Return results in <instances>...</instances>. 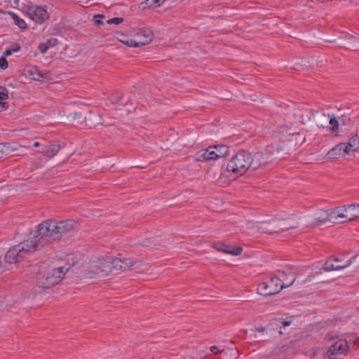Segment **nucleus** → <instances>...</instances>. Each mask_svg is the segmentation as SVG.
<instances>
[{"label":"nucleus","instance_id":"423d86ee","mask_svg":"<svg viewBox=\"0 0 359 359\" xmlns=\"http://www.w3.org/2000/svg\"><path fill=\"white\" fill-rule=\"evenodd\" d=\"M351 344H359V339L353 340L350 338L348 340L346 339L337 340L330 346L324 359H337L338 356L345 355Z\"/></svg>","mask_w":359,"mask_h":359},{"label":"nucleus","instance_id":"09e8293b","mask_svg":"<svg viewBox=\"0 0 359 359\" xmlns=\"http://www.w3.org/2000/svg\"><path fill=\"white\" fill-rule=\"evenodd\" d=\"M267 151H269V152H271V151H272V150H271V149H270V147H267Z\"/></svg>","mask_w":359,"mask_h":359},{"label":"nucleus","instance_id":"39448f33","mask_svg":"<svg viewBox=\"0 0 359 359\" xmlns=\"http://www.w3.org/2000/svg\"><path fill=\"white\" fill-rule=\"evenodd\" d=\"M68 269L61 266L49 271L46 274H40L36 280L39 287L46 289L58 284L64 278Z\"/></svg>","mask_w":359,"mask_h":359},{"label":"nucleus","instance_id":"c9c22d12","mask_svg":"<svg viewBox=\"0 0 359 359\" xmlns=\"http://www.w3.org/2000/svg\"><path fill=\"white\" fill-rule=\"evenodd\" d=\"M8 107V104L6 102L0 101V111L6 110Z\"/></svg>","mask_w":359,"mask_h":359},{"label":"nucleus","instance_id":"72a5a7b5","mask_svg":"<svg viewBox=\"0 0 359 359\" xmlns=\"http://www.w3.org/2000/svg\"><path fill=\"white\" fill-rule=\"evenodd\" d=\"M290 324H291V321H290V320H283L281 319L278 320V325H282L283 327H286V326L290 325Z\"/></svg>","mask_w":359,"mask_h":359},{"label":"nucleus","instance_id":"f03ea898","mask_svg":"<svg viewBox=\"0 0 359 359\" xmlns=\"http://www.w3.org/2000/svg\"><path fill=\"white\" fill-rule=\"evenodd\" d=\"M278 276H271L268 281L261 283L257 287L258 293L263 296H271L278 293L283 288L287 287L292 285L296 280V277L292 276L291 281L285 285L283 281L284 279L281 278L284 277V271H278Z\"/></svg>","mask_w":359,"mask_h":359},{"label":"nucleus","instance_id":"ea45409f","mask_svg":"<svg viewBox=\"0 0 359 359\" xmlns=\"http://www.w3.org/2000/svg\"><path fill=\"white\" fill-rule=\"evenodd\" d=\"M33 146H34V147H41V146H42V145H41V144L40 142H35L34 143Z\"/></svg>","mask_w":359,"mask_h":359},{"label":"nucleus","instance_id":"393cba45","mask_svg":"<svg viewBox=\"0 0 359 359\" xmlns=\"http://www.w3.org/2000/svg\"><path fill=\"white\" fill-rule=\"evenodd\" d=\"M349 146L353 147L354 150H358L359 148V136L354 135L349 138L348 142Z\"/></svg>","mask_w":359,"mask_h":359},{"label":"nucleus","instance_id":"aec40b11","mask_svg":"<svg viewBox=\"0 0 359 359\" xmlns=\"http://www.w3.org/2000/svg\"><path fill=\"white\" fill-rule=\"evenodd\" d=\"M347 212L348 214V221H351L359 218V205H348Z\"/></svg>","mask_w":359,"mask_h":359},{"label":"nucleus","instance_id":"412c9836","mask_svg":"<svg viewBox=\"0 0 359 359\" xmlns=\"http://www.w3.org/2000/svg\"><path fill=\"white\" fill-rule=\"evenodd\" d=\"M8 14L11 17V18L14 20L15 24L20 28L25 29L27 28V23L25 21L18 17L15 13L12 11H8Z\"/></svg>","mask_w":359,"mask_h":359},{"label":"nucleus","instance_id":"7c9ffc66","mask_svg":"<svg viewBox=\"0 0 359 359\" xmlns=\"http://www.w3.org/2000/svg\"><path fill=\"white\" fill-rule=\"evenodd\" d=\"M147 1L151 6H160L165 0H147Z\"/></svg>","mask_w":359,"mask_h":359},{"label":"nucleus","instance_id":"5701e85b","mask_svg":"<svg viewBox=\"0 0 359 359\" xmlns=\"http://www.w3.org/2000/svg\"><path fill=\"white\" fill-rule=\"evenodd\" d=\"M30 75L32 76V79L34 81H41L43 79L48 78V74L42 73L37 69L35 70V72L30 71Z\"/></svg>","mask_w":359,"mask_h":359},{"label":"nucleus","instance_id":"bb28decb","mask_svg":"<svg viewBox=\"0 0 359 359\" xmlns=\"http://www.w3.org/2000/svg\"><path fill=\"white\" fill-rule=\"evenodd\" d=\"M341 145H343V151L344 154H350L352 151H355L353 147L349 146L348 142H341Z\"/></svg>","mask_w":359,"mask_h":359},{"label":"nucleus","instance_id":"6e6552de","mask_svg":"<svg viewBox=\"0 0 359 359\" xmlns=\"http://www.w3.org/2000/svg\"><path fill=\"white\" fill-rule=\"evenodd\" d=\"M226 153L227 148L225 146H215L197 152L196 156L198 161L215 160L224 156Z\"/></svg>","mask_w":359,"mask_h":359},{"label":"nucleus","instance_id":"de8ad7c7","mask_svg":"<svg viewBox=\"0 0 359 359\" xmlns=\"http://www.w3.org/2000/svg\"><path fill=\"white\" fill-rule=\"evenodd\" d=\"M104 16L103 15H98L95 17V18H103Z\"/></svg>","mask_w":359,"mask_h":359},{"label":"nucleus","instance_id":"2f4dec72","mask_svg":"<svg viewBox=\"0 0 359 359\" xmlns=\"http://www.w3.org/2000/svg\"><path fill=\"white\" fill-rule=\"evenodd\" d=\"M0 67L2 69H5L8 67V62L5 57H0Z\"/></svg>","mask_w":359,"mask_h":359},{"label":"nucleus","instance_id":"37998d69","mask_svg":"<svg viewBox=\"0 0 359 359\" xmlns=\"http://www.w3.org/2000/svg\"><path fill=\"white\" fill-rule=\"evenodd\" d=\"M250 97H251V100L252 101H256L257 99L258 98L257 95H250Z\"/></svg>","mask_w":359,"mask_h":359},{"label":"nucleus","instance_id":"f257e3e1","mask_svg":"<svg viewBox=\"0 0 359 359\" xmlns=\"http://www.w3.org/2000/svg\"><path fill=\"white\" fill-rule=\"evenodd\" d=\"M78 228L79 223L74 219H47L39 224L36 236L11 248L5 255V261L9 264L19 262L52 241L72 236Z\"/></svg>","mask_w":359,"mask_h":359},{"label":"nucleus","instance_id":"603ef678","mask_svg":"<svg viewBox=\"0 0 359 359\" xmlns=\"http://www.w3.org/2000/svg\"><path fill=\"white\" fill-rule=\"evenodd\" d=\"M280 334H283V332L281 331L279 332Z\"/></svg>","mask_w":359,"mask_h":359},{"label":"nucleus","instance_id":"f704fd0d","mask_svg":"<svg viewBox=\"0 0 359 359\" xmlns=\"http://www.w3.org/2000/svg\"><path fill=\"white\" fill-rule=\"evenodd\" d=\"M292 275L295 277V275H294L293 273L290 272V278H288L287 277V276H286V274H285V275H284V277H283V278H281V279H284V280H285L283 281V283H285V285H287V283H289L291 281V280H292Z\"/></svg>","mask_w":359,"mask_h":359},{"label":"nucleus","instance_id":"473e14b6","mask_svg":"<svg viewBox=\"0 0 359 359\" xmlns=\"http://www.w3.org/2000/svg\"><path fill=\"white\" fill-rule=\"evenodd\" d=\"M38 48L42 53H45L49 48L48 47L47 44L44 42L41 43L39 45Z\"/></svg>","mask_w":359,"mask_h":359},{"label":"nucleus","instance_id":"79ce46f5","mask_svg":"<svg viewBox=\"0 0 359 359\" xmlns=\"http://www.w3.org/2000/svg\"><path fill=\"white\" fill-rule=\"evenodd\" d=\"M256 330H257V332H264V331H265V328H264V327H259V328H257V329H256Z\"/></svg>","mask_w":359,"mask_h":359},{"label":"nucleus","instance_id":"a19ab883","mask_svg":"<svg viewBox=\"0 0 359 359\" xmlns=\"http://www.w3.org/2000/svg\"><path fill=\"white\" fill-rule=\"evenodd\" d=\"M4 156V151L2 150L1 144H0V158Z\"/></svg>","mask_w":359,"mask_h":359},{"label":"nucleus","instance_id":"f8f14e48","mask_svg":"<svg viewBox=\"0 0 359 359\" xmlns=\"http://www.w3.org/2000/svg\"><path fill=\"white\" fill-rule=\"evenodd\" d=\"M355 257H353L351 259L346 261V262L343 265L339 264V262L341 261L338 258H329L325 263L324 264L323 269L326 271H333V270H341L344 269L348 266H350L353 260L355 259Z\"/></svg>","mask_w":359,"mask_h":359},{"label":"nucleus","instance_id":"7ed1b4c3","mask_svg":"<svg viewBox=\"0 0 359 359\" xmlns=\"http://www.w3.org/2000/svg\"><path fill=\"white\" fill-rule=\"evenodd\" d=\"M112 257H95L88 263L86 266L88 278L104 277L108 276L112 271Z\"/></svg>","mask_w":359,"mask_h":359},{"label":"nucleus","instance_id":"a18cd8bd","mask_svg":"<svg viewBox=\"0 0 359 359\" xmlns=\"http://www.w3.org/2000/svg\"><path fill=\"white\" fill-rule=\"evenodd\" d=\"M41 166V165L40 164H39V163H35V164H34V168H40Z\"/></svg>","mask_w":359,"mask_h":359},{"label":"nucleus","instance_id":"c03bdc74","mask_svg":"<svg viewBox=\"0 0 359 359\" xmlns=\"http://www.w3.org/2000/svg\"><path fill=\"white\" fill-rule=\"evenodd\" d=\"M95 22L96 24H98V25H100V24H102V22L101 20H97V19H95Z\"/></svg>","mask_w":359,"mask_h":359},{"label":"nucleus","instance_id":"20e7f679","mask_svg":"<svg viewBox=\"0 0 359 359\" xmlns=\"http://www.w3.org/2000/svg\"><path fill=\"white\" fill-rule=\"evenodd\" d=\"M246 163L245 151L238 152L227 164L226 170L221 175L220 179L229 177V174L232 173L234 176H232L231 179L228 180L230 181L235 180L239 175L245 174L247 172Z\"/></svg>","mask_w":359,"mask_h":359},{"label":"nucleus","instance_id":"ddd939ff","mask_svg":"<svg viewBox=\"0 0 359 359\" xmlns=\"http://www.w3.org/2000/svg\"><path fill=\"white\" fill-rule=\"evenodd\" d=\"M273 219L274 227L276 230H278V233L295 229L298 226V222L290 219H281L278 217H276Z\"/></svg>","mask_w":359,"mask_h":359},{"label":"nucleus","instance_id":"58836bf2","mask_svg":"<svg viewBox=\"0 0 359 359\" xmlns=\"http://www.w3.org/2000/svg\"><path fill=\"white\" fill-rule=\"evenodd\" d=\"M20 50V46L18 45H15V47L12 49L13 52H16Z\"/></svg>","mask_w":359,"mask_h":359},{"label":"nucleus","instance_id":"8fccbe9b","mask_svg":"<svg viewBox=\"0 0 359 359\" xmlns=\"http://www.w3.org/2000/svg\"><path fill=\"white\" fill-rule=\"evenodd\" d=\"M355 41H357V42H359V38H355Z\"/></svg>","mask_w":359,"mask_h":359},{"label":"nucleus","instance_id":"e433bc0d","mask_svg":"<svg viewBox=\"0 0 359 359\" xmlns=\"http://www.w3.org/2000/svg\"><path fill=\"white\" fill-rule=\"evenodd\" d=\"M210 349V351L214 354H218L219 353L222 352V351L217 346H212Z\"/></svg>","mask_w":359,"mask_h":359},{"label":"nucleus","instance_id":"a211bd4d","mask_svg":"<svg viewBox=\"0 0 359 359\" xmlns=\"http://www.w3.org/2000/svg\"><path fill=\"white\" fill-rule=\"evenodd\" d=\"M344 152L343 151V145L341 143L337 144L327 153V156L330 158L337 159L341 156H344Z\"/></svg>","mask_w":359,"mask_h":359},{"label":"nucleus","instance_id":"6ab92c4d","mask_svg":"<svg viewBox=\"0 0 359 359\" xmlns=\"http://www.w3.org/2000/svg\"><path fill=\"white\" fill-rule=\"evenodd\" d=\"M143 34L144 35V36H146L147 39L144 40V41H139L138 42L136 41V39H126V41H122V39H118V41L120 42H121L122 43L129 46V47H138L140 46V44H142L145 42H147L148 40L150 39V34L149 32H146V33H143Z\"/></svg>","mask_w":359,"mask_h":359},{"label":"nucleus","instance_id":"4be33fe9","mask_svg":"<svg viewBox=\"0 0 359 359\" xmlns=\"http://www.w3.org/2000/svg\"><path fill=\"white\" fill-rule=\"evenodd\" d=\"M2 147V150L4 151V156L8 155L13 151L17 150V148L12 144L10 143H1Z\"/></svg>","mask_w":359,"mask_h":359},{"label":"nucleus","instance_id":"4468645a","mask_svg":"<svg viewBox=\"0 0 359 359\" xmlns=\"http://www.w3.org/2000/svg\"><path fill=\"white\" fill-rule=\"evenodd\" d=\"M61 147L57 144H50L48 145H43L42 149L34 153L35 155L39 154L41 156L47 160L53 158L60 150Z\"/></svg>","mask_w":359,"mask_h":359},{"label":"nucleus","instance_id":"9d476101","mask_svg":"<svg viewBox=\"0 0 359 359\" xmlns=\"http://www.w3.org/2000/svg\"><path fill=\"white\" fill-rule=\"evenodd\" d=\"M248 229L255 233H278V230L274 227V219L263 222H248Z\"/></svg>","mask_w":359,"mask_h":359},{"label":"nucleus","instance_id":"c85d7f7f","mask_svg":"<svg viewBox=\"0 0 359 359\" xmlns=\"http://www.w3.org/2000/svg\"><path fill=\"white\" fill-rule=\"evenodd\" d=\"M8 98V93L6 88H1L0 90V101L4 102V100Z\"/></svg>","mask_w":359,"mask_h":359},{"label":"nucleus","instance_id":"49530a36","mask_svg":"<svg viewBox=\"0 0 359 359\" xmlns=\"http://www.w3.org/2000/svg\"><path fill=\"white\" fill-rule=\"evenodd\" d=\"M281 145L278 144L276 149L278 151L280 149H281Z\"/></svg>","mask_w":359,"mask_h":359},{"label":"nucleus","instance_id":"dca6fc26","mask_svg":"<svg viewBox=\"0 0 359 359\" xmlns=\"http://www.w3.org/2000/svg\"><path fill=\"white\" fill-rule=\"evenodd\" d=\"M327 222H330V214L328 210L319 211L314 219L313 224L315 226L321 225Z\"/></svg>","mask_w":359,"mask_h":359},{"label":"nucleus","instance_id":"b1692460","mask_svg":"<svg viewBox=\"0 0 359 359\" xmlns=\"http://www.w3.org/2000/svg\"><path fill=\"white\" fill-rule=\"evenodd\" d=\"M260 156L261 155L259 154H255L254 158L248 165V169L252 168V169L255 170L261 165V161H259Z\"/></svg>","mask_w":359,"mask_h":359},{"label":"nucleus","instance_id":"2eb2a0df","mask_svg":"<svg viewBox=\"0 0 359 359\" xmlns=\"http://www.w3.org/2000/svg\"><path fill=\"white\" fill-rule=\"evenodd\" d=\"M212 247L219 252H222L225 254L231 255L233 256L240 255L243 252L241 247H233L231 245H226L224 243L214 244Z\"/></svg>","mask_w":359,"mask_h":359},{"label":"nucleus","instance_id":"4c0bfd02","mask_svg":"<svg viewBox=\"0 0 359 359\" xmlns=\"http://www.w3.org/2000/svg\"><path fill=\"white\" fill-rule=\"evenodd\" d=\"M12 52H13V50H11V49L6 50L4 53V57L5 56H8V55H11Z\"/></svg>","mask_w":359,"mask_h":359},{"label":"nucleus","instance_id":"1a4fd4ad","mask_svg":"<svg viewBox=\"0 0 359 359\" xmlns=\"http://www.w3.org/2000/svg\"><path fill=\"white\" fill-rule=\"evenodd\" d=\"M24 10L31 20L39 24L43 23L49 18V14L45 6L26 5Z\"/></svg>","mask_w":359,"mask_h":359},{"label":"nucleus","instance_id":"3c124183","mask_svg":"<svg viewBox=\"0 0 359 359\" xmlns=\"http://www.w3.org/2000/svg\"><path fill=\"white\" fill-rule=\"evenodd\" d=\"M222 182V183H226V182H227V181H226V180H225V181H223V182Z\"/></svg>","mask_w":359,"mask_h":359},{"label":"nucleus","instance_id":"0eeeda50","mask_svg":"<svg viewBox=\"0 0 359 359\" xmlns=\"http://www.w3.org/2000/svg\"><path fill=\"white\" fill-rule=\"evenodd\" d=\"M111 266L112 269L116 270H126L129 269H139L141 266H144L142 271H147L149 266L147 264H143L141 260H133L130 258L124 257H112Z\"/></svg>","mask_w":359,"mask_h":359},{"label":"nucleus","instance_id":"cd10ccee","mask_svg":"<svg viewBox=\"0 0 359 359\" xmlns=\"http://www.w3.org/2000/svg\"><path fill=\"white\" fill-rule=\"evenodd\" d=\"M123 22V19L122 18H113L107 20V23L108 25H119Z\"/></svg>","mask_w":359,"mask_h":359},{"label":"nucleus","instance_id":"c756f323","mask_svg":"<svg viewBox=\"0 0 359 359\" xmlns=\"http://www.w3.org/2000/svg\"><path fill=\"white\" fill-rule=\"evenodd\" d=\"M45 43L47 44L48 48H52L57 44L58 41L57 39L51 38L48 39Z\"/></svg>","mask_w":359,"mask_h":359},{"label":"nucleus","instance_id":"f3484780","mask_svg":"<svg viewBox=\"0 0 359 359\" xmlns=\"http://www.w3.org/2000/svg\"><path fill=\"white\" fill-rule=\"evenodd\" d=\"M146 32H149V34H150L149 35L151 36L150 39L148 40L147 42H145L142 44H140V46H145L147 44L150 43L154 38V34H153L152 31L149 28H144V29H140L137 32V33L135 34V39H136L137 42H138L139 41H144V40L147 39L146 36H144V35L143 34V33L144 34V33H146Z\"/></svg>","mask_w":359,"mask_h":359},{"label":"nucleus","instance_id":"a878e982","mask_svg":"<svg viewBox=\"0 0 359 359\" xmlns=\"http://www.w3.org/2000/svg\"><path fill=\"white\" fill-rule=\"evenodd\" d=\"M330 124L332 126L331 130L332 132H337L339 130V122L336 118H331L330 120Z\"/></svg>","mask_w":359,"mask_h":359},{"label":"nucleus","instance_id":"9b49d317","mask_svg":"<svg viewBox=\"0 0 359 359\" xmlns=\"http://www.w3.org/2000/svg\"><path fill=\"white\" fill-rule=\"evenodd\" d=\"M348 207H337L334 209L328 210L330 214V222L342 223L348 220V214L347 212Z\"/></svg>","mask_w":359,"mask_h":359}]
</instances>
